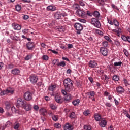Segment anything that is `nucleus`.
Segmentation results:
<instances>
[{
  "instance_id": "1",
  "label": "nucleus",
  "mask_w": 130,
  "mask_h": 130,
  "mask_svg": "<svg viewBox=\"0 0 130 130\" xmlns=\"http://www.w3.org/2000/svg\"><path fill=\"white\" fill-rule=\"evenodd\" d=\"M74 82L71 79L66 78L63 81V84L65 88L64 89H61V93L64 96L67 95V92L70 93V92L73 91V86L74 85Z\"/></svg>"
},
{
  "instance_id": "2",
  "label": "nucleus",
  "mask_w": 130,
  "mask_h": 130,
  "mask_svg": "<svg viewBox=\"0 0 130 130\" xmlns=\"http://www.w3.org/2000/svg\"><path fill=\"white\" fill-rule=\"evenodd\" d=\"M15 92V89L11 87H8L5 90H2L0 93L1 96H5V95H8L10 96L13 95V93Z\"/></svg>"
},
{
  "instance_id": "3",
  "label": "nucleus",
  "mask_w": 130,
  "mask_h": 130,
  "mask_svg": "<svg viewBox=\"0 0 130 130\" xmlns=\"http://www.w3.org/2000/svg\"><path fill=\"white\" fill-rule=\"evenodd\" d=\"M26 105V101L24 100V99L21 98H18L16 102V107L19 108V107H21V108H23Z\"/></svg>"
},
{
  "instance_id": "4",
  "label": "nucleus",
  "mask_w": 130,
  "mask_h": 130,
  "mask_svg": "<svg viewBox=\"0 0 130 130\" xmlns=\"http://www.w3.org/2000/svg\"><path fill=\"white\" fill-rule=\"evenodd\" d=\"M91 24L93 25L94 27L96 28H100L101 27V24H100V22L98 19L96 18H92L91 20Z\"/></svg>"
},
{
  "instance_id": "5",
  "label": "nucleus",
  "mask_w": 130,
  "mask_h": 130,
  "mask_svg": "<svg viewBox=\"0 0 130 130\" xmlns=\"http://www.w3.org/2000/svg\"><path fill=\"white\" fill-rule=\"evenodd\" d=\"M74 27H75L76 30H77V34H81V31H82V30H83V25L82 24H81L80 23H76L75 24Z\"/></svg>"
},
{
  "instance_id": "6",
  "label": "nucleus",
  "mask_w": 130,
  "mask_h": 130,
  "mask_svg": "<svg viewBox=\"0 0 130 130\" xmlns=\"http://www.w3.org/2000/svg\"><path fill=\"white\" fill-rule=\"evenodd\" d=\"M24 98L26 101H30V100H32L33 96L31 92L27 91L24 93Z\"/></svg>"
},
{
  "instance_id": "7",
  "label": "nucleus",
  "mask_w": 130,
  "mask_h": 130,
  "mask_svg": "<svg viewBox=\"0 0 130 130\" xmlns=\"http://www.w3.org/2000/svg\"><path fill=\"white\" fill-rule=\"evenodd\" d=\"M29 80L31 83L36 84V83H37V81H38V77L36 75L32 74L29 77Z\"/></svg>"
},
{
  "instance_id": "8",
  "label": "nucleus",
  "mask_w": 130,
  "mask_h": 130,
  "mask_svg": "<svg viewBox=\"0 0 130 130\" xmlns=\"http://www.w3.org/2000/svg\"><path fill=\"white\" fill-rule=\"evenodd\" d=\"M107 21L110 25H114L116 27H118L119 26V22H118L116 19H114L112 21L107 18Z\"/></svg>"
},
{
  "instance_id": "9",
  "label": "nucleus",
  "mask_w": 130,
  "mask_h": 130,
  "mask_svg": "<svg viewBox=\"0 0 130 130\" xmlns=\"http://www.w3.org/2000/svg\"><path fill=\"white\" fill-rule=\"evenodd\" d=\"M101 53H102L103 56H107L108 55V49L106 48L101 47L100 49Z\"/></svg>"
},
{
  "instance_id": "10",
  "label": "nucleus",
  "mask_w": 130,
  "mask_h": 130,
  "mask_svg": "<svg viewBox=\"0 0 130 130\" xmlns=\"http://www.w3.org/2000/svg\"><path fill=\"white\" fill-rule=\"evenodd\" d=\"M76 13L81 18H86V12L84 11L78 9L77 10Z\"/></svg>"
},
{
  "instance_id": "11",
  "label": "nucleus",
  "mask_w": 130,
  "mask_h": 130,
  "mask_svg": "<svg viewBox=\"0 0 130 130\" xmlns=\"http://www.w3.org/2000/svg\"><path fill=\"white\" fill-rule=\"evenodd\" d=\"M35 47V44L33 42H29L26 44V48L28 50H33Z\"/></svg>"
},
{
  "instance_id": "12",
  "label": "nucleus",
  "mask_w": 130,
  "mask_h": 130,
  "mask_svg": "<svg viewBox=\"0 0 130 130\" xmlns=\"http://www.w3.org/2000/svg\"><path fill=\"white\" fill-rule=\"evenodd\" d=\"M98 64L97 62L95 60H90L88 63V66L90 68H96Z\"/></svg>"
},
{
  "instance_id": "13",
  "label": "nucleus",
  "mask_w": 130,
  "mask_h": 130,
  "mask_svg": "<svg viewBox=\"0 0 130 130\" xmlns=\"http://www.w3.org/2000/svg\"><path fill=\"white\" fill-rule=\"evenodd\" d=\"M55 100L57 103H62L61 96L58 94H56L55 96Z\"/></svg>"
},
{
  "instance_id": "14",
  "label": "nucleus",
  "mask_w": 130,
  "mask_h": 130,
  "mask_svg": "<svg viewBox=\"0 0 130 130\" xmlns=\"http://www.w3.org/2000/svg\"><path fill=\"white\" fill-rule=\"evenodd\" d=\"M22 108L25 109L26 111H30V110L32 109V105H31V104L29 103H27V102H26L24 107H23V108Z\"/></svg>"
},
{
  "instance_id": "15",
  "label": "nucleus",
  "mask_w": 130,
  "mask_h": 130,
  "mask_svg": "<svg viewBox=\"0 0 130 130\" xmlns=\"http://www.w3.org/2000/svg\"><path fill=\"white\" fill-rule=\"evenodd\" d=\"M116 92L118 94H122L124 93V89L122 86H118L116 87Z\"/></svg>"
},
{
  "instance_id": "16",
  "label": "nucleus",
  "mask_w": 130,
  "mask_h": 130,
  "mask_svg": "<svg viewBox=\"0 0 130 130\" xmlns=\"http://www.w3.org/2000/svg\"><path fill=\"white\" fill-rule=\"evenodd\" d=\"M87 95L90 99H92L95 97V91H90L87 93Z\"/></svg>"
},
{
  "instance_id": "17",
  "label": "nucleus",
  "mask_w": 130,
  "mask_h": 130,
  "mask_svg": "<svg viewBox=\"0 0 130 130\" xmlns=\"http://www.w3.org/2000/svg\"><path fill=\"white\" fill-rule=\"evenodd\" d=\"M12 26L13 28L14 29V30H20V29H22V26L20 25V24H18L17 23H13L12 24Z\"/></svg>"
},
{
  "instance_id": "18",
  "label": "nucleus",
  "mask_w": 130,
  "mask_h": 130,
  "mask_svg": "<svg viewBox=\"0 0 130 130\" xmlns=\"http://www.w3.org/2000/svg\"><path fill=\"white\" fill-rule=\"evenodd\" d=\"M106 124H107V121L105 119H102L101 122H100V126H101V127H105Z\"/></svg>"
},
{
  "instance_id": "19",
  "label": "nucleus",
  "mask_w": 130,
  "mask_h": 130,
  "mask_svg": "<svg viewBox=\"0 0 130 130\" xmlns=\"http://www.w3.org/2000/svg\"><path fill=\"white\" fill-rule=\"evenodd\" d=\"M11 74L12 75H14L15 76H17L20 74V70L17 68L11 70Z\"/></svg>"
},
{
  "instance_id": "20",
  "label": "nucleus",
  "mask_w": 130,
  "mask_h": 130,
  "mask_svg": "<svg viewBox=\"0 0 130 130\" xmlns=\"http://www.w3.org/2000/svg\"><path fill=\"white\" fill-rule=\"evenodd\" d=\"M64 130H73V126L69 123H67L64 126Z\"/></svg>"
},
{
  "instance_id": "21",
  "label": "nucleus",
  "mask_w": 130,
  "mask_h": 130,
  "mask_svg": "<svg viewBox=\"0 0 130 130\" xmlns=\"http://www.w3.org/2000/svg\"><path fill=\"white\" fill-rule=\"evenodd\" d=\"M40 113L43 115V116H45L46 115V113H47V112L45 109H41L40 110Z\"/></svg>"
},
{
  "instance_id": "22",
  "label": "nucleus",
  "mask_w": 130,
  "mask_h": 130,
  "mask_svg": "<svg viewBox=\"0 0 130 130\" xmlns=\"http://www.w3.org/2000/svg\"><path fill=\"white\" fill-rule=\"evenodd\" d=\"M47 9L48 10V11H54L56 10V7L55 6L50 5L47 7Z\"/></svg>"
},
{
  "instance_id": "23",
  "label": "nucleus",
  "mask_w": 130,
  "mask_h": 130,
  "mask_svg": "<svg viewBox=\"0 0 130 130\" xmlns=\"http://www.w3.org/2000/svg\"><path fill=\"white\" fill-rule=\"evenodd\" d=\"M52 63H53L54 66H57V67H58V65L59 64V59H54L52 60Z\"/></svg>"
},
{
  "instance_id": "24",
  "label": "nucleus",
  "mask_w": 130,
  "mask_h": 130,
  "mask_svg": "<svg viewBox=\"0 0 130 130\" xmlns=\"http://www.w3.org/2000/svg\"><path fill=\"white\" fill-rule=\"evenodd\" d=\"M11 110L13 113H18L19 114L21 112V110H17V109H16V108H15V107H12L11 108Z\"/></svg>"
},
{
  "instance_id": "25",
  "label": "nucleus",
  "mask_w": 130,
  "mask_h": 130,
  "mask_svg": "<svg viewBox=\"0 0 130 130\" xmlns=\"http://www.w3.org/2000/svg\"><path fill=\"white\" fill-rule=\"evenodd\" d=\"M94 116V119L96 121H100V120H101V115L98 114H95Z\"/></svg>"
},
{
  "instance_id": "26",
  "label": "nucleus",
  "mask_w": 130,
  "mask_h": 130,
  "mask_svg": "<svg viewBox=\"0 0 130 130\" xmlns=\"http://www.w3.org/2000/svg\"><path fill=\"white\" fill-rule=\"evenodd\" d=\"M11 102H9V101H6L5 102V105L6 106V108L7 109H10L11 108Z\"/></svg>"
},
{
  "instance_id": "27",
  "label": "nucleus",
  "mask_w": 130,
  "mask_h": 130,
  "mask_svg": "<svg viewBox=\"0 0 130 130\" xmlns=\"http://www.w3.org/2000/svg\"><path fill=\"white\" fill-rule=\"evenodd\" d=\"M112 80L113 81H115V82H118L119 80V76L117 75H114L112 77Z\"/></svg>"
},
{
  "instance_id": "28",
  "label": "nucleus",
  "mask_w": 130,
  "mask_h": 130,
  "mask_svg": "<svg viewBox=\"0 0 130 130\" xmlns=\"http://www.w3.org/2000/svg\"><path fill=\"white\" fill-rule=\"evenodd\" d=\"M55 88H56V85H52L50 86L48 88L49 91H54L55 90Z\"/></svg>"
},
{
  "instance_id": "29",
  "label": "nucleus",
  "mask_w": 130,
  "mask_h": 130,
  "mask_svg": "<svg viewBox=\"0 0 130 130\" xmlns=\"http://www.w3.org/2000/svg\"><path fill=\"white\" fill-rule=\"evenodd\" d=\"M93 16L95 17V18H97V19H100V13L98 11H94Z\"/></svg>"
},
{
  "instance_id": "30",
  "label": "nucleus",
  "mask_w": 130,
  "mask_h": 130,
  "mask_svg": "<svg viewBox=\"0 0 130 130\" xmlns=\"http://www.w3.org/2000/svg\"><path fill=\"white\" fill-rule=\"evenodd\" d=\"M33 57V54H29L27 55L24 58L25 60H30Z\"/></svg>"
},
{
  "instance_id": "31",
  "label": "nucleus",
  "mask_w": 130,
  "mask_h": 130,
  "mask_svg": "<svg viewBox=\"0 0 130 130\" xmlns=\"http://www.w3.org/2000/svg\"><path fill=\"white\" fill-rule=\"evenodd\" d=\"M49 107L51 109H52L53 110H55L56 108H57V107L55 105V104L53 103H50Z\"/></svg>"
},
{
  "instance_id": "32",
  "label": "nucleus",
  "mask_w": 130,
  "mask_h": 130,
  "mask_svg": "<svg viewBox=\"0 0 130 130\" xmlns=\"http://www.w3.org/2000/svg\"><path fill=\"white\" fill-rule=\"evenodd\" d=\"M54 18L56 20H58V19H60V18H61V14L56 13L54 14Z\"/></svg>"
},
{
  "instance_id": "33",
  "label": "nucleus",
  "mask_w": 130,
  "mask_h": 130,
  "mask_svg": "<svg viewBox=\"0 0 130 130\" xmlns=\"http://www.w3.org/2000/svg\"><path fill=\"white\" fill-rule=\"evenodd\" d=\"M80 100L79 99H77L72 102V103L74 106H77L80 103Z\"/></svg>"
},
{
  "instance_id": "34",
  "label": "nucleus",
  "mask_w": 130,
  "mask_h": 130,
  "mask_svg": "<svg viewBox=\"0 0 130 130\" xmlns=\"http://www.w3.org/2000/svg\"><path fill=\"white\" fill-rule=\"evenodd\" d=\"M122 64V62L119 61V62H116L114 63V67H121Z\"/></svg>"
},
{
  "instance_id": "35",
  "label": "nucleus",
  "mask_w": 130,
  "mask_h": 130,
  "mask_svg": "<svg viewBox=\"0 0 130 130\" xmlns=\"http://www.w3.org/2000/svg\"><path fill=\"white\" fill-rule=\"evenodd\" d=\"M65 101H70L72 99V96L71 94H68L64 98Z\"/></svg>"
},
{
  "instance_id": "36",
  "label": "nucleus",
  "mask_w": 130,
  "mask_h": 130,
  "mask_svg": "<svg viewBox=\"0 0 130 130\" xmlns=\"http://www.w3.org/2000/svg\"><path fill=\"white\" fill-rule=\"evenodd\" d=\"M123 114H124V115H125V116H126V117H127V118H128L130 117V115L129 114H128V111H127V110H123Z\"/></svg>"
},
{
  "instance_id": "37",
  "label": "nucleus",
  "mask_w": 130,
  "mask_h": 130,
  "mask_svg": "<svg viewBox=\"0 0 130 130\" xmlns=\"http://www.w3.org/2000/svg\"><path fill=\"white\" fill-rule=\"evenodd\" d=\"M53 121H57L58 120V115H54L52 117Z\"/></svg>"
},
{
  "instance_id": "38",
  "label": "nucleus",
  "mask_w": 130,
  "mask_h": 130,
  "mask_svg": "<svg viewBox=\"0 0 130 130\" xmlns=\"http://www.w3.org/2000/svg\"><path fill=\"white\" fill-rule=\"evenodd\" d=\"M15 9L16 11H17V12H20V11H21V10L22 9V7L21 6V5L18 4L16 5Z\"/></svg>"
},
{
  "instance_id": "39",
  "label": "nucleus",
  "mask_w": 130,
  "mask_h": 130,
  "mask_svg": "<svg viewBox=\"0 0 130 130\" xmlns=\"http://www.w3.org/2000/svg\"><path fill=\"white\" fill-rule=\"evenodd\" d=\"M58 67H62V68H64V67H66V62L64 61L59 62Z\"/></svg>"
},
{
  "instance_id": "40",
  "label": "nucleus",
  "mask_w": 130,
  "mask_h": 130,
  "mask_svg": "<svg viewBox=\"0 0 130 130\" xmlns=\"http://www.w3.org/2000/svg\"><path fill=\"white\" fill-rule=\"evenodd\" d=\"M11 39H12L13 40H15L16 41H19V40H20V38H19V37H17L16 36H12Z\"/></svg>"
},
{
  "instance_id": "41",
  "label": "nucleus",
  "mask_w": 130,
  "mask_h": 130,
  "mask_svg": "<svg viewBox=\"0 0 130 130\" xmlns=\"http://www.w3.org/2000/svg\"><path fill=\"white\" fill-rule=\"evenodd\" d=\"M69 117L71 118V119H73V118H75L76 117V113L75 112H72L70 114Z\"/></svg>"
},
{
  "instance_id": "42",
  "label": "nucleus",
  "mask_w": 130,
  "mask_h": 130,
  "mask_svg": "<svg viewBox=\"0 0 130 130\" xmlns=\"http://www.w3.org/2000/svg\"><path fill=\"white\" fill-rule=\"evenodd\" d=\"M108 70L110 72H113V69H114V66L112 64H110V66H108Z\"/></svg>"
},
{
  "instance_id": "43",
  "label": "nucleus",
  "mask_w": 130,
  "mask_h": 130,
  "mask_svg": "<svg viewBox=\"0 0 130 130\" xmlns=\"http://www.w3.org/2000/svg\"><path fill=\"white\" fill-rule=\"evenodd\" d=\"M102 45L104 46V48H107L108 47V42L107 41H104L102 42Z\"/></svg>"
},
{
  "instance_id": "44",
  "label": "nucleus",
  "mask_w": 130,
  "mask_h": 130,
  "mask_svg": "<svg viewBox=\"0 0 130 130\" xmlns=\"http://www.w3.org/2000/svg\"><path fill=\"white\" fill-rule=\"evenodd\" d=\"M42 58L43 60L47 61L48 60L49 57L47 56V55H43Z\"/></svg>"
},
{
  "instance_id": "45",
  "label": "nucleus",
  "mask_w": 130,
  "mask_h": 130,
  "mask_svg": "<svg viewBox=\"0 0 130 130\" xmlns=\"http://www.w3.org/2000/svg\"><path fill=\"white\" fill-rule=\"evenodd\" d=\"M58 30L59 32H64V26H59Z\"/></svg>"
},
{
  "instance_id": "46",
  "label": "nucleus",
  "mask_w": 130,
  "mask_h": 130,
  "mask_svg": "<svg viewBox=\"0 0 130 130\" xmlns=\"http://www.w3.org/2000/svg\"><path fill=\"white\" fill-rule=\"evenodd\" d=\"M54 126L56 128H60V127H61V125L59 123H55L54 124Z\"/></svg>"
},
{
  "instance_id": "47",
  "label": "nucleus",
  "mask_w": 130,
  "mask_h": 130,
  "mask_svg": "<svg viewBox=\"0 0 130 130\" xmlns=\"http://www.w3.org/2000/svg\"><path fill=\"white\" fill-rule=\"evenodd\" d=\"M123 52L125 54V55L127 57L128 56V55H129V54L128 53V51H127V50L124 49L123 50Z\"/></svg>"
},
{
  "instance_id": "48",
  "label": "nucleus",
  "mask_w": 130,
  "mask_h": 130,
  "mask_svg": "<svg viewBox=\"0 0 130 130\" xmlns=\"http://www.w3.org/2000/svg\"><path fill=\"white\" fill-rule=\"evenodd\" d=\"M73 8H74L75 10H79L80 9V5L79 4H74Z\"/></svg>"
},
{
  "instance_id": "49",
  "label": "nucleus",
  "mask_w": 130,
  "mask_h": 130,
  "mask_svg": "<svg viewBox=\"0 0 130 130\" xmlns=\"http://www.w3.org/2000/svg\"><path fill=\"white\" fill-rule=\"evenodd\" d=\"M98 3H99V4L101 5V6H103L105 4L104 1L103 0H98Z\"/></svg>"
},
{
  "instance_id": "50",
  "label": "nucleus",
  "mask_w": 130,
  "mask_h": 130,
  "mask_svg": "<svg viewBox=\"0 0 130 130\" xmlns=\"http://www.w3.org/2000/svg\"><path fill=\"white\" fill-rule=\"evenodd\" d=\"M104 38H105V39H106V40H107V41H109V42H111L112 41V40H111L110 38H109V37H108L107 36H105L104 37Z\"/></svg>"
},
{
  "instance_id": "51",
  "label": "nucleus",
  "mask_w": 130,
  "mask_h": 130,
  "mask_svg": "<svg viewBox=\"0 0 130 130\" xmlns=\"http://www.w3.org/2000/svg\"><path fill=\"white\" fill-rule=\"evenodd\" d=\"M123 81L125 84V86H126V87H127V86H129V83H128V81H127V80L124 79Z\"/></svg>"
},
{
  "instance_id": "52",
  "label": "nucleus",
  "mask_w": 130,
  "mask_h": 130,
  "mask_svg": "<svg viewBox=\"0 0 130 130\" xmlns=\"http://www.w3.org/2000/svg\"><path fill=\"white\" fill-rule=\"evenodd\" d=\"M121 38L122 40H123V41H125V42L127 41V37L122 35L121 36Z\"/></svg>"
},
{
  "instance_id": "53",
  "label": "nucleus",
  "mask_w": 130,
  "mask_h": 130,
  "mask_svg": "<svg viewBox=\"0 0 130 130\" xmlns=\"http://www.w3.org/2000/svg\"><path fill=\"white\" fill-rule=\"evenodd\" d=\"M12 124V122L8 121L5 124V127H9Z\"/></svg>"
},
{
  "instance_id": "54",
  "label": "nucleus",
  "mask_w": 130,
  "mask_h": 130,
  "mask_svg": "<svg viewBox=\"0 0 130 130\" xmlns=\"http://www.w3.org/2000/svg\"><path fill=\"white\" fill-rule=\"evenodd\" d=\"M20 127V124L19 123H16L14 125V129H18Z\"/></svg>"
},
{
  "instance_id": "55",
  "label": "nucleus",
  "mask_w": 130,
  "mask_h": 130,
  "mask_svg": "<svg viewBox=\"0 0 130 130\" xmlns=\"http://www.w3.org/2000/svg\"><path fill=\"white\" fill-rule=\"evenodd\" d=\"M84 130H92V129L91 128V127L90 126H87V125H85L84 126Z\"/></svg>"
},
{
  "instance_id": "56",
  "label": "nucleus",
  "mask_w": 130,
  "mask_h": 130,
  "mask_svg": "<svg viewBox=\"0 0 130 130\" xmlns=\"http://www.w3.org/2000/svg\"><path fill=\"white\" fill-rule=\"evenodd\" d=\"M115 44L117 46H120V42L119 41H118V40H116V41H115Z\"/></svg>"
},
{
  "instance_id": "57",
  "label": "nucleus",
  "mask_w": 130,
  "mask_h": 130,
  "mask_svg": "<svg viewBox=\"0 0 130 130\" xmlns=\"http://www.w3.org/2000/svg\"><path fill=\"white\" fill-rule=\"evenodd\" d=\"M88 80L89 81H90L91 84H94V79H93V78H92V77H88Z\"/></svg>"
},
{
  "instance_id": "58",
  "label": "nucleus",
  "mask_w": 130,
  "mask_h": 130,
  "mask_svg": "<svg viewBox=\"0 0 130 130\" xmlns=\"http://www.w3.org/2000/svg\"><path fill=\"white\" fill-rule=\"evenodd\" d=\"M83 114L86 116H87V115H89V114H90V112L89 111V110H87V111H85V112H84Z\"/></svg>"
},
{
  "instance_id": "59",
  "label": "nucleus",
  "mask_w": 130,
  "mask_h": 130,
  "mask_svg": "<svg viewBox=\"0 0 130 130\" xmlns=\"http://www.w3.org/2000/svg\"><path fill=\"white\" fill-rule=\"evenodd\" d=\"M14 67H15V66H14V64H8V69H13V68Z\"/></svg>"
},
{
  "instance_id": "60",
  "label": "nucleus",
  "mask_w": 130,
  "mask_h": 130,
  "mask_svg": "<svg viewBox=\"0 0 130 130\" xmlns=\"http://www.w3.org/2000/svg\"><path fill=\"white\" fill-rule=\"evenodd\" d=\"M105 106H106V107H111V104H110V103H106L105 104Z\"/></svg>"
},
{
  "instance_id": "61",
  "label": "nucleus",
  "mask_w": 130,
  "mask_h": 130,
  "mask_svg": "<svg viewBox=\"0 0 130 130\" xmlns=\"http://www.w3.org/2000/svg\"><path fill=\"white\" fill-rule=\"evenodd\" d=\"M29 32V29L25 28L24 30H22V32L24 33V34H27Z\"/></svg>"
},
{
  "instance_id": "62",
  "label": "nucleus",
  "mask_w": 130,
  "mask_h": 130,
  "mask_svg": "<svg viewBox=\"0 0 130 130\" xmlns=\"http://www.w3.org/2000/svg\"><path fill=\"white\" fill-rule=\"evenodd\" d=\"M73 47H74V45H73V44H69L68 45V48L69 49H71V48H73Z\"/></svg>"
},
{
  "instance_id": "63",
  "label": "nucleus",
  "mask_w": 130,
  "mask_h": 130,
  "mask_svg": "<svg viewBox=\"0 0 130 130\" xmlns=\"http://www.w3.org/2000/svg\"><path fill=\"white\" fill-rule=\"evenodd\" d=\"M23 19L24 20H28V19H29V16L25 15L23 16Z\"/></svg>"
},
{
  "instance_id": "64",
  "label": "nucleus",
  "mask_w": 130,
  "mask_h": 130,
  "mask_svg": "<svg viewBox=\"0 0 130 130\" xmlns=\"http://www.w3.org/2000/svg\"><path fill=\"white\" fill-rule=\"evenodd\" d=\"M34 109H35V110H36V111H38V109H39V107H38V106L37 105H35L34 106Z\"/></svg>"
}]
</instances>
